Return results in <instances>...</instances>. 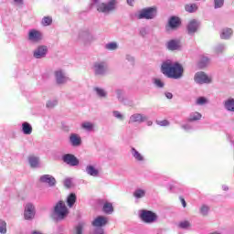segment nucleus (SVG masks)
<instances>
[{
	"label": "nucleus",
	"mask_w": 234,
	"mask_h": 234,
	"mask_svg": "<svg viewBox=\"0 0 234 234\" xmlns=\"http://www.w3.org/2000/svg\"><path fill=\"white\" fill-rule=\"evenodd\" d=\"M207 103H209V101L206 97H198L196 100V105L204 106L207 105Z\"/></svg>",
	"instance_id": "obj_37"
},
{
	"label": "nucleus",
	"mask_w": 234,
	"mask_h": 234,
	"mask_svg": "<svg viewBox=\"0 0 234 234\" xmlns=\"http://www.w3.org/2000/svg\"><path fill=\"white\" fill-rule=\"evenodd\" d=\"M168 25L170 28H178V27H180V18L176 16H172L169 19Z\"/></svg>",
	"instance_id": "obj_28"
},
{
	"label": "nucleus",
	"mask_w": 234,
	"mask_h": 234,
	"mask_svg": "<svg viewBox=\"0 0 234 234\" xmlns=\"http://www.w3.org/2000/svg\"><path fill=\"white\" fill-rule=\"evenodd\" d=\"M224 6V0H214V8L218 9Z\"/></svg>",
	"instance_id": "obj_48"
},
{
	"label": "nucleus",
	"mask_w": 234,
	"mask_h": 234,
	"mask_svg": "<svg viewBox=\"0 0 234 234\" xmlns=\"http://www.w3.org/2000/svg\"><path fill=\"white\" fill-rule=\"evenodd\" d=\"M178 226L181 229H187L188 228H191V223L187 220H185V221H181L178 224Z\"/></svg>",
	"instance_id": "obj_46"
},
{
	"label": "nucleus",
	"mask_w": 234,
	"mask_h": 234,
	"mask_svg": "<svg viewBox=\"0 0 234 234\" xmlns=\"http://www.w3.org/2000/svg\"><path fill=\"white\" fill-rule=\"evenodd\" d=\"M13 4L16 6H22L24 0H12Z\"/></svg>",
	"instance_id": "obj_53"
},
{
	"label": "nucleus",
	"mask_w": 234,
	"mask_h": 234,
	"mask_svg": "<svg viewBox=\"0 0 234 234\" xmlns=\"http://www.w3.org/2000/svg\"><path fill=\"white\" fill-rule=\"evenodd\" d=\"M127 4H128L130 6H133V5H134V0H127Z\"/></svg>",
	"instance_id": "obj_56"
},
{
	"label": "nucleus",
	"mask_w": 234,
	"mask_h": 234,
	"mask_svg": "<svg viewBox=\"0 0 234 234\" xmlns=\"http://www.w3.org/2000/svg\"><path fill=\"white\" fill-rule=\"evenodd\" d=\"M194 81L197 85H209L213 83V79L204 71H198L194 75Z\"/></svg>",
	"instance_id": "obj_9"
},
{
	"label": "nucleus",
	"mask_w": 234,
	"mask_h": 234,
	"mask_svg": "<svg viewBox=\"0 0 234 234\" xmlns=\"http://www.w3.org/2000/svg\"><path fill=\"white\" fill-rule=\"evenodd\" d=\"M153 83L157 89H164L165 85L160 79H154Z\"/></svg>",
	"instance_id": "obj_42"
},
{
	"label": "nucleus",
	"mask_w": 234,
	"mask_h": 234,
	"mask_svg": "<svg viewBox=\"0 0 234 234\" xmlns=\"http://www.w3.org/2000/svg\"><path fill=\"white\" fill-rule=\"evenodd\" d=\"M233 35V29L231 28H225L221 31L220 37L221 39H229Z\"/></svg>",
	"instance_id": "obj_29"
},
{
	"label": "nucleus",
	"mask_w": 234,
	"mask_h": 234,
	"mask_svg": "<svg viewBox=\"0 0 234 234\" xmlns=\"http://www.w3.org/2000/svg\"><path fill=\"white\" fill-rule=\"evenodd\" d=\"M216 54H222L226 50V45L224 44H218L214 48Z\"/></svg>",
	"instance_id": "obj_40"
},
{
	"label": "nucleus",
	"mask_w": 234,
	"mask_h": 234,
	"mask_svg": "<svg viewBox=\"0 0 234 234\" xmlns=\"http://www.w3.org/2000/svg\"><path fill=\"white\" fill-rule=\"evenodd\" d=\"M116 98L121 103L125 102V91L123 90L118 89L115 90Z\"/></svg>",
	"instance_id": "obj_30"
},
{
	"label": "nucleus",
	"mask_w": 234,
	"mask_h": 234,
	"mask_svg": "<svg viewBox=\"0 0 234 234\" xmlns=\"http://www.w3.org/2000/svg\"><path fill=\"white\" fill-rule=\"evenodd\" d=\"M223 106L225 111H228V112H234V99L230 97L225 100Z\"/></svg>",
	"instance_id": "obj_22"
},
{
	"label": "nucleus",
	"mask_w": 234,
	"mask_h": 234,
	"mask_svg": "<svg viewBox=\"0 0 234 234\" xmlns=\"http://www.w3.org/2000/svg\"><path fill=\"white\" fill-rule=\"evenodd\" d=\"M125 59H126V61H129V63H131V65H134V57H133L132 55L127 54L125 56Z\"/></svg>",
	"instance_id": "obj_51"
},
{
	"label": "nucleus",
	"mask_w": 234,
	"mask_h": 234,
	"mask_svg": "<svg viewBox=\"0 0 234 234\" xmlns=\"http://www.w3.org/2000/svg\"><path fill=\"white\" fill-rule=\"evenodd\" d=\"M161 72L172 80H180L184 74V68L178 62L168 59L162 63Z\"/></svg>",
	"instance_id": "obj_1"
},
{
	"label": "nucleus",
	"mask_w": 234,
	"mask_h": 234,
	"mask_svg": "<svg viewBox=\"0 0 234 234\" xmlns=\"http://www.w3.org/2000/svg\"><path fill=\"white\" fill-rule=\"evenodd\" d=\"M157 125H160L161 127H167L169 126V121L163 120V121H156Z\"/></svg>",
	"instance_id": "obj_50"
},
{
	"label": "nucleus",
	"mask_w": 234,
	"mask_h": 234,
	"mask_svg": "<svg viewBox=\"0 0 234 234\" xmlns=\"http://www.w3.org/2000/svg\"><path fill=\"white\" fill-rule=\"evenodd\" d=\"M139 218L144 224H154L158 221V215L151 210L141 209L139 210Z\"/></svg>",
	"instance_id": "obj_6"
},
{
	"label": "nucleus",
	"mask_w": 234,
	"mask_h": 234,
	"mask_svg": "<svg viewBox=\"0 0 234 234\" xmlns=\"http://www.w3.org/2000/svg\"><path fill=\"white\" fill-rule=\"evenodd\" d=\"M27 40L30 43H41L43 41V32L37 29H30L27 33Z\"/></svg>",
	"instance_id": "obj_11"
},
{
	"label": "nucleus",
	"mask_w": 234,
	"mask_h": 234,
	"mask_svg": "<svg viewBox=\"0 0 234 234\" xmlns=\"http://www.w3.org/2000/svg\"><path fill=\"white\" fill-rule=\"evenodd\" d=\"M181 129H183L184 131H186V133H191V131L194 130L193 125L189 124V123H185L181 125Z\"/></svg>",
	"instance_id": "obj_47"
},
{
	"label": "nucleus",
	"mask_w": 234,
	"mask_h": 234,
	"mask_svg": "<svg viewBox=\"0 0 234 234\" xmlns=\"http://www.w3.org/2000/svg\"><path fill=\"white\" fill-rule=\"evenodd\" d=\"M69 144L72 147H80L81 145V137L78 133H71L69 135Z\"/></svg>",
	"instance_id": "obj_21"
},
{
	"label": "nucleus",
	"mask_w": 234,
	"mask_h": 234,
	"mask_svg": "<svg viewBox=\"0 0 234 234\" xmlns=\"http://www.w3.org/2000/svg\"><path fill=\"white\" fill-rule=\"evenodd\" d=\"M62 160L64 164L70 165L71 167H76V165H80V160L78 157L72 154H66L62 156Z\"/></svg>",
	"instance_id": "obj_14"
},
{
	"label": "nucleus",
	"mask_w": 234,
	"mask_h": 234,
	"mask_svg": "<svg viewBox=\"0 0 234 234\" xmlns=\"http://www.w3.org/2000/svg\"><path fill=\"white\" fill-rule=\"evenodd\" d=\"M56 105H58V100H56V99H51V100L48 101L46 103V106L48 109H54V107H56Z\"/></svg>",
	"instance_id": "obj_43"
},
{
	"label": "nucleus",
	"mask_w": 234,
	"mask_h": 234,
	"mask_svg": "<svg viewBox=\"0 0 234 234\" xmlns=\"http://www.w3.org/2000/svg\"><path fill=\"white\" fill-rule=\"evenodd\" d=\"M166 48L171 51L181 50L182 43L178 39H172L166 42Z\"/></svg>",
	"instance_id": "obj_19"
},
{
	"label": "nucleus",
	"mask_w": 234,
	"mask_h": 234,
	"mask_svg": "<svg viewBox=\"0 0 234 234\" xmlns=\"http://www.w3.org/2000/svg\"><path fill=\"white\" fill-rule=\"evenodd\" d=\"M200 120H202V113L198 112H192L187 118V122H198Z\"/></svg>",
	"instance_id": "obj_27"
},
{
	"label": "nucleus",
	"mask_w": 234,
	"mask_h": 234,
	"mask_svg": "<svg viewBox=\"0 0 234 234\" xmlns=\"http://www.w3.org/2000/svg\"><path fill=\"white\" fill-rule=\"evenodd\" d=\"M93 92H95L96 96H98V98H101V100H105V98H107L108 96L107 90H105V89L103 88L94 87Z\"/></svg>",
	"instance_id": "obj_24"
},
{
	"label": "nucleus",
	"mask_w": 234,
	"mask_h": 234,
	"mask_svg": "<svg viewBox=\"0 0 234 234\" xmlns=\"http://www.w3.org/2000/svg\"><path fill=\"white\" fill-rule=\"evenodd\" d=\"M199 213L203 217H207V213H209V207L207 206V205L201 206L200 208H199Z\"/></svg>",
	"instance_id": "obj_41"
},
{
	"label": "nucleus",
	"mask_w": 234,
	"mask_h": 234,
	"mask_svg": "<svg viewBox=\"0 0 234 234\" xmlns=\"http://www.w3.org/2000/svg\"><path fill=\"white\" fill-rule=\"evenodd\" d=\"M116 5H118V0H109L108 2H101V0H93V6L101 14H111L116 10Z\"/></svg>",
	"instance_id": "obj_2"
},
{
	"label": "nucleus",
	"mask_w": 234,
	"mask_h": 234,
	"mask_svg": "<svg viewBox=\"0 0 234 234\" xmlns=\"http://www.w3.org/2000/svg\"><path fill=\"white\" fill-rule=\"evenodd\" d=\"M24 217L26 220H32L36 217V207L32 203H27L25 207Z\"/></svg>",
	"instance_id": "obj_15"
},
{
	"label": "nucleus",
	"mask_w": 234,
	"mask_h": 234,
	"mask_svg": "<svg viewBox=\"0 0 234 234\" xmlns=\"http://www.w3.org/2000/svg\"><path fill=\"white\" fill-rule=\"evenodd\" d=\"M186 12H188L189 14H193L198 10V5L197 4H186L185 5Z\"/></svg>",
	"instance_id": "obj_34"
},
{
	"label": "nucleus",
	"mask_w": 234,
	"mask_h": 234,
	"mask_svg": "<svg viewBox=\"0 0 234 234\" xmlns=\"http://www.w3.org/2000/svg\"><path fill=\"white\" fill-rule=\"evenodd\" d=\"M197 30H198V21L197 20L190 21L187 25V32L189 36H193V34H195Z\"/></svg>",
	"instance_id": "obj_23"
},
{
	"label": "nucleus",
	"mask_w": 234,
	"mask_h": 234,
	"mask_svg": "<svg viewBox=\"0 0 234 234\" xmlns=\"http://www.w3.org/2000/svg\"><path fill=\"white\" fill-rule=\"evenodd\" d=\"M146 124L148 125V127H151V125H153V121H148Z\"/></svg>",
	"instance_id": "obj_58"
},
{
	"label": "nucleus",
	"mask_w": 234,
	"mask_h": 234,
	"mask_svg": "<svg viewBox=\"0 0 234 234\" xmlns=\"http://www.w3.org/2000/svg\"><path fill=\"white\" fill-rule=\"evenodd\" d=\"M158 14V9L154 6L145 7L135 13L136 19H154Z\"/></svg>",
	"instance_id": "obj_5"
},
{
	"label": "nucleus",
	"mask_w": 234,
	"mask_h": 234,
	"mask_svg": "<svg viewBox=\"0 0 234 234\" xmlns=\"http://www.w3.org/2000/svg\"><path fill=\"white\" fill-rule=\"evenodd\" d=\"M104 48L106 50H111V51L118 50L119 48L118 42H109L105 44Z\"/></svg>",
	"instance_id": "obj_36"
},
{
	"label": "nucleus",
	"mask_w": 234,
	"mask_h": 234,
	"mask_svg": "<svg viewBox=\"0 0 234 234\" xmlns=\"http://www.w3.org/2000/svg\"><path fill=\"white\" fill-rule=\"evenodd\" d=\"M109 70V65L105 60H98L93 64V72L95 76H105Z\"/></svg>",
	"instance_id": "obj_8"
},
{
	"label": "nucleus",
	"mask_w": 234,
	"mask_h": 234,
	"mask_svg": "<svg viewBox=\"0 0 234 234\" xmlns=\"http://www.w3.org/2000/svg\"><path fill=\"white\" fill-rule=\"evenodd\" d=\"M181 204H182L183 207H186V206H187V203H186V199H184L182 197H181Z\"/></svg>",
	"instance_id": "obj_55"
},
{
	"label": "nucleus",
	"mask_w": 234,
	"mask_h": 234,
	"mask_svg": "<svg viewBox=\"0 0 234 234\" xmlns=\"http://www.w3.org/2000/svg\"><path fill=\"white\" fill-rule=\"evenodd\" d=\"M85 226H86L85 222H83V221L80 222L75 228V233L82 234L83 229H85Z\"/></svg>",
	"instance_id": "obj_38"
},
{
	"label": "nucleus",
	"mask_w": 234,
	"mask_h": 234,
	"mask_svg": "<svg viewBox=\"0 0 234 234\" xmlns=\"http://www.w3.org/2000/svg\"><path fill=\"white\" fill-rule=\"evenodd\" d=\"M77 197L76 194L71 193L67 197V205L69 207H73L74 204H76Z\"/></svg>",
	"instance_id": "obj_33"
},
{
	"label": "nucleus",
	"mask_w": 234,
	"mask_h": 234,
	"mask_svg": "<svg viewBox=\"0 0 234 234\" xmlns=\"http://www.w3.org/2000/svg\"><path fill=\"white\" fill-rule=\"evenodd\" d=\"M85 173L88 176L98 178V176H100V168L94 165H87L85 167Z\"/></svg>",
	"instance_id": "obj_16"
},
{
	"label": "nucleus",
	"mask_w": 234,
	"mask_h": 234,
	"mask_svg": "<svg viewBox=\"0 0 234 234\" xmlns=\"http://www.w3.org/2000/svg\"><path fill=\"white\" fill-rule=\"evenodd\" d=\"M131 154L133 160L137 162V164H145V155L140 153V151L136 150V148L134 147L131 148Z\"/></svg>",
	"instance_id": "obj_17"
},
{
	"label": "nucleus",
	"mask_w": 234,
	"mask_h": 234,
	"mask_svg": "<svg viewBox=\"0 0 234 234\" xmlns=\"http://www.w3.org/2000/svg\"><path fill=\"white\" fill-rule=\"evenodd\" d=\"M109 222V218L99 216L92 221V226L96 228L94 234H105V230H103L104 226H107Z\"/></svg>",
	"instance_id": "obj_7"
},
{
	"label": "nucleus",
	"mask_w": 234,
	"mask_h": 234,
	"mask_svg": "<svg viewBox=\"0 0 234 234\" xmlns=\"http://www.w3.org/2000/svg\"><path fill=\"white\" fill-rule=\"evenodd\" d=\"M48 53V47L41 45V46H38L33 51V58H35L36 59H43V58H47Z\"/></svg>",
	"instance_id": "obj_13"
},
{
	"label": "nucleus",
	"mask_w": 234,
	"mask_h": 234,
	"mask_svg": "<svg viewBox=\"0 0 234 234\" xmlns=\"http://www.w3.org/2000/svg\"><path fill=\"white\" fill-rule=\"evenodd\" d=\"M42 25H43V27H49V25H52L51 16H44L42 18Z\"/></svg>",
	"instance_id": "obj_44"
},
{
	"label": "nucleus",
	"mask_w": 234,
	"mask_h": 234,
	"mask_svg": "<svg viewBox=\"0 0 234 234\" xmlns=\"http://www.w3.org/2000/svg\"><path fill=\"white\" fill-rule=\"evenodd\" d=\"M165 98H167V100H173V93L165 92Z\"/></svg>",
	"instance_id": "obj_54"
},
{
	"label": "nucleus",
	"mask_w": 234,
	"mask_h": 234,
	"mask_svg": "<svg viewBox=\"0 0 234 234\" xmlns=\"http://www.w3.org/2000/svg\"><path fill=\"white\" fill-rule=\"evenodd\" d=\"M112 116L116 118L117 120H120V122H123L125 120V115H123L122 112L119 111H113L112 112Z\"/></svg>",
	"instance_id": "obj_39"
},
{
	"label": "nucleus",
	"mask_w": 234,
	"mask_h": 234,
	"mask_svg": "<svg viewBox=\"0 0 234 234\" xmlns=\"http://www.w3.org/2000/svg\"><path fill=\"white\" fill-rule=\"evenodd\" d=\"M209 61H210V60H209V58H207V57H206V56H203V57H201L200 59H199L198 67H199L200 69H206V67L208 66Z\"/></svg>",
	"instance_id": "obj_35"
},
{
	"label": "nucleus",
	"mask_w": 234,
	"mask_h": 234,
	"mask_svg": "<svg viewBox=\"0 0 234 234\" xmlns=\"http://www.w3.org/2000/svg\"><path fill=\"white\" fill-rule=\"evenodd\" d=\"M64 186L65 187H71L72 186V180H70V178H67L64 181Z\"/></svg>",
	"instance_id": "obj_52"
},
{
	"label": "nucleus",
	"mask_w": 234,
	"mask_h": 234,
	"mask_svg": "<svg viewBox=\"0 0 234 234\" xmlns=\"http://www.w3.org/2000/svg\"><path fill=\"white\" fill-rule=\"evenodd\" d=\"M41 184H47L49 187L56 186V178L50 175H43L39 177Z\"/></svg>",
	"instance_id": "obj_18"
},
{
	"label": "nucleus",
	"mask_w": 234,
	"mask_h": 234,
	"mask_svg": "<svg viewBox=\"0 0 234 234\" xmlns=\"http://www.w3.org/2000/svg\"><path fill=\"white\" fill-rule=\"evenodd\" d=\"M54 74L56 83L58 85H65V83H69V81H70V78H69L67 72L61 69L55 70Z\"/></svg>",
	"instance_id": "obj_10"
},
{
	"label": "nucleus",
	"mask_w": 234,
	"mask_h": 234,
	"mask_svg": "<svg viewBox=\"0 0 234 234\" xmlns=\"http://www.w3.org/2000/svg\"><path fill=\"white\" fill-rule=\"evenodd\" d=\"M28 162L30 167L33 169H37V167H39V157L31 155L28 157Z\"/></svg>",
	"instance_id": "obj_26"
},
{
	"label": "nucleus",
	"mask_w": 234,
	"mask_h": 234,
	"mask_svg": "<svg viewBox=\"0 0 234 234\" xmlns=\"http://www.w3.org/2000/svg\"><path fill=\"white\" fill-rule=\"evenodd\" d=\"M139 34L142 37H145L149 34V29L147 27H141L139 29Z\"/></svg>",
	"instance_id": "obj_49"
},
{
	"label": "nucleus",
	"mask_w": 234,
	"mask_h": 234,
	"mask_svg": "<svg viewBox=\"0 0 234 234\" xmlns=\"http://www.w3.org/2000/svg\"><path fill=\"white\" fill-rule=\"evenodd\" d=\"M22 133L27 135L32 134V125L27 122H23Z\"/></svg>",
	"instance_id": "obj_31"
},
{
	"label": "nucleus",
	"mask_w": 234,
	"mask_h": 234,
	"mask_svg": "<svg viewBox=\"0 0 234 234\" xmlns=\"http://www.w3.org/2000/svg\"><path fill=\"white\" fill-rule=\"evenodd\" d=\"M147 120H149V117H147V115L145 114H142V113H133L130 116L128 123L130 125H133V123H144V122H147Z\"/></svg>",
	"instance_id": "obj_12"
},
{
	"label": "nucleus",
	"mask_w": 234,
	"mask_h": 234,
	"mask_svg": "<svg viewBox=\"0 0 234 234\" xmlns=\"http://www.w3.org/2000/svg\"><path fill=\"white\" fill-rule=\"evenodd\" d=\"M133 196L135 200H142V198H145V197H147V189L138 187L133 191Z\"/></svg>",
	"instance_id": "obj_20"
},
{
	"label": "nucleus",
	"mask_w": 234,
	"mask_h": 234,
	"mask_svg": "<svg viewBox=\"0 0 234 234\" xmlns=\"http://www.w3.org/2000/svg\"><path fill=\"white\" fill-rule=\"evenodd\" d=\"M81 129L88 133H92V131H94V123L90 122H84L81 123Z\"/></svg>",
	"instance_id": "obj_32"
},
{
	"label": "nucleus",
	"mask_w": 234,
	"mask_h": 234,
	"mask_svg": "<svg viewBox=\"0 0 234 234\" xmlns=\"http://www.w3.org/2000/svg\"><path fill=\"white\" fill-rule=\"evenodd\" d=\"M69 207L63 200H59L56 203L53 209V217L56 220H65L69 217Z\"/></svg>",
	"instance_id": "obj_3"
},
{
	"label": "nucleus",
	"mask_w": 234,
	"mask_h": 234,
	"mask_svg": "<svg viewBox=\"0 0 234 234\" xmlns=\"http://www.w3.org/2000/svg\"><path fill=\"white\" fill-rule=\"evenodd\" d=\"M102 211L106 215H112L114 213V207H112V203L111 202H105L102 207Z\"/></svg>",
	"instance_id": "obj_25"
},
{
	"label": "nucleus",
	"mask_w": 234,
	"mask_h": 234,
	"mask_svg": "<svg viewBox=\"0 0 234 234\" xmlns=\"http://www.w3.org/2000/svg\"><path fill=\"white\" fill-rule=\"evenodd\" d=\"M222 189H223V191H229V187H228V186H226V185H223Z\"/></svg>",
	"instance_id": "obj_57"
},
{
	"label": "nucleus",
	"mask_w": 234,
	"mask_h": 234,
	"mask_svg": "<svg viewBox=\"0 0 234 234\" xmlns=\"http://www.w3.org/2000/svg\"><path fill=\"white\" fill-rule=\"evenodd\" d=\"M79 38L82 40L85 47H89L96 41V37L92 34V28L89 27H82L79 31Z\"/></svg>",
	"instance_id": "obj_4"
},
{
	"label": "nucleus",
	"mask_w": 234,
	"mask_h": 234,
	"mask_svg": "<svg viewBox=\"0 0 234 234\" xmlns=\"http://www.w3.org/2000/svg\"><path fill=\"white\" fill-rule=\"evenodd\" d=\"M6 221L0 219V233L6 234Z\"/></svg>",
	"instance_id": "obj_45"
}]
</instances>
